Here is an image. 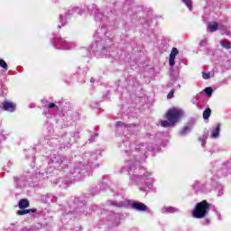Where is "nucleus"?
Here are the masks:
<instances>
[{
    "label": "nucleus",
    "mask_w": 231,
    "mask_h": 231,
    "mask_svg": "<svg viewBox=\"0 0 231 231\" xmlns=\"http://www.w3.org/2000/svg\"><path fill=\"white\" fill-rule=\"evenodd\" d=\"M129 163V167L125 168L123 167L120 171V172H125V171H127L129 176H130V180L131 181H134V183H143V181H145V180H147V178H149V173H144L142 175V172H140V171H142V168H137V165H140V162L138 161H134V162L132 161H128Z\"/></svg>",
    "instance_id": "f257e3e1"
},
{
    "label": "nucleus",
    "mask_w": 231,
    "mask_h": 231,
    "mask_svg": "<svg viewBox=\"0 0 231 231\" xmlns=\"http://www.w3.org/2000/svg\"><path fill=\"white\" fill-rule=\"evenodd\" d=\"M107 42H111L109 39L107 40H98L92 45V50L97 57V59H104V57H107V50H109L110 46L107 45Z\"/></svg>",
    "instance_id": "f03ea898"
},
{
    "label": "nucleus",
    "mask_w": 231,
    "mask_h": 231,
    "mask_svg": "<svg viewBox=\"0 0 231 231\" xmlns=\"http://www.w3.org/2000/svg\"><path fill=\"white\" fill-rule=\"evenodd\" d=\"M210 210V204L207 200H202L196 204L195 208L192 211V216L196 219H203L206 216H208Z\"/></svg>",
    "instance_id": "7ed1b4c3"
},
{
    "label": "nucleus",
    "mask_w": 231,
    "mask_h": 231,
    "mask_svg": "<svg viewBox=\"0 0 231 231\" xmlns=\"http://www.w3.org/2000/svg\"><path fill=\"white\" fill-rule=\"evenodd\" d=\"M183 116V111L178 108H171L166 114V118L171 124L176 125L181 117Z\"/></svg>",
    "instance_id": "20e7f679"
},
{
    "label": "nucleus",
    "mask_w": 231,
    "mask_h": 231,
    "mask_svg": "<svg viewBox=\"0 0 231 231\" xmlns=\"http://www.w3.org/2000/svg\"><path fill=\"white\" fill-rule=\"evenodd\" d=\"M87 171L88 166L84 165L82 162H79L70 170V174H72V177L76 178V180H80L82 174H86Z\"/></svg>",
    "instance_id": "39448f33"
},
{
    "label": "nucleus",
    "mask_w": 231,
    "mask_h": 231,
    "mask_svg": "<svg viewBox=\"0 0 231 231\" xmlns=\"http://www.w3.org/2000/svg\"><path fill=\"white\" fill-rule=\"evenodd\" d=\"M116 127H124V129H126L129 133H138V130H136V124H125L122 121H117L116 123Z\"/></svg>",
    "instance_id": "423d86ee"
},
{
    "label": "nucleus",
    "mask_w": 231,
    "mask_h": 231,
    "mask_svg": "<svg viewBox=\"0 0 231 231\" xmlns=\"http://www.w3.org/2000/svg\"><path fill=\"white\" fill-rule=\"evenodd\" d=\"M194 124H196V121L194 119L189 120L188 124L180 131L179 134L180 136H187V134H189V133L192 131Z\"/></svg>",
    "instance_id": "0eeeda50"
},
{
    "label": "nucleus",
    "mask_w": 231,
    "mask_h": 231,
    "mask_svg": "<svg viewBox=\"0 0 231 231\" xmlns=\"http://www.w3.org/2000/svg\"><path fill=\"white\" fill-rule=\"evenodd\" d=\"M132 208L134 210H137L138 212H145V210L149 209V207H147L145 204L138 201H134L131 204Z\"/></svg>",
    "instance_id": "6e6552de"
},
{
    "label": "nucleus",
    "mask_w": 231,
    "mask_h": 231,
    "mask_svg": "<svg viewBox=\"0 0 231 231\" xmlns=\"http://www.w3.org/2000/svg\"><path fill=\"white\" fill-rule=\"evenodd\" d=\"M72 201L73 205L71 207L73 210H79V208H84L86 207V202L79 198H74Z\"/></svg>",
    "instance_id": "1a4fd4ad"
},
{
    "label": "nucleus",
    "mask_w": 231,
    "mask_h": 231,
    "mask_svg": "<svg viewBox=\"0 0 231 231\" xmlns=\"http://www.w3.org/2000/svg\"><path fill=\"white\" fill-rule=\"evenodd\" d=\"M180 53V51L176 47H173L170 54L169 64L171 68L176 64V55Z\"/></svg>",
    "instance_id": "9d476101"
},
{
    "label": "nucleus",
    "mask_w": 231,
    "mask_h": 231,
    "mask_svg": "<svg viewBox=\"0 0 231 231\" xmlns=\"http://www.w3.org/2000/svg\"><path fill=\"white\" fill-rule=\"evenodd\" d=\"M106 205L108 207H116V208H124L125 207H127V203L125 201H116V200H107Z\"/></svg>",
    "instance_id": "9b49d317"
},
{
    "label": "nucleus",
    "mask_w": 231,
    "mask_h": 231,
    "mask_svg": "<svg viewBox=\"0 0 231 231\" xmlns=\"http://www.w3.org/2000/svg\"><path fill=\"white\" fill-rule=\"evenodd\" d=\"M14 182L16 185V189H23L26 183V177L20 175L18 177H14Z\"/></svg>",
    "instance_id": "f8f14e48"
},
{
    "label": "nucleus",
    "mask_w": 231,
    "mask_h": 231,
    "mask_svg": "<svg viewBox=\"0 0 231 231\" xmlns=\"http://www.w3.org/2000/svg\"><path fill=\"white\" fill-rule=\"evenodd\" d=\"M69 184V178H60L56 181V185H58L60 189H68Z\"/></svg>",
    "instance_id": "ddd939ff"
},
{
    "label": "nucleus",
    "mask_w": 231,
    "mask_h": 231,
    "mask_svg": "<svg viewBox=\"0 0 231 231\" xmlns=\"http://www.w3.org/2000/svg\"><path fill=\"white\" fill-rule=\"evenodd\" d=\"M3 109L4 111H9L10 113H14V111H15V105H14V103L12 102L4 101Z\"/></svg>",
    "instance_id": "4468645a"
},
{
    "label": "nucleus",
    "mask_w": 231,
    "mask_h": 231,
    "mask_svg": "<svg viewBox=\"0 0 231 231\" xmlns=\"http://www.w3.org/2000/svg\"><path fill=\"white\" fill-rule=\"evenodd\" d=\"M18 207L21 210H24V208H28V207H30V201L26 199H22L18 202Z\"/></svg>",
    "instance_id": "2eb2a0df"
},
{
    "label": "nucleus",
    "mask_w": 231,
    "mask_h": 231,
    "mask_svg": "<svg viewBox=\"0 0 231 231\" xmlns=\"http://www.w3.org/2000/svg\"><path fill=\"white\" fill-rule=\"evenodd\" d=\"M208 28L210 33H214V32H217L219 25L217 24V22H211L208 23Z\"/></svg>",
    "instance_id": "dca6fc26"
},
{
    "label": "nucleus",
    "mask_w": 231,
    "mask_h": 231,
    "mask_svg": "<svg viewBox=\"0 0 231 231\" xmlns=\"http://www.w3.org/2000/svg\"><path fill=\"white\" fill-rule=\"evenodd\" d=\"M32 212V214H35L37 212V208H31V209H21L16 212L17 216H26V214H30Z\"/></svg>",
    "instance_id": "f3484780"
},
{
    "label": "nucleus",
    "mask_w": 231,
    "mask_h": 231,
    "mask_svg": "<svg viewBox=\"0 0 231 231\" xmlns=\"http://www.w3.org/2000/svg\"><path fill=\"white\" fill-rule=\"evenodd\" d=\"M219 133H221V125H217L211 132V138H219Z\"/></svg>",
    "instance_id": "a211bd4d"
},
{
    "label": "nucleus",
    "mask_w": 231,
    "mask_h": 231,
    "mask_svg": "<svg viewBox=\"0 0 231 231\" xmlns=\"http://www.w3.org/2000/svg\"><path fill=\"white\" fill-rule=\"evenodd\" d=\"M179 209L172 207L163 208L162 209V214H174V212H178Z\"/></svg>",
    "instance_id": "6ab92c4d"
},
{
    "label": "nucleus",
    "mask_w": 231,
    "mask_h": 231,
    "mask_svg": "<svg viewBox=\"0 0 231 231\" xmlns=\"http://www.w3.org/2000/svg\"><path fill=\"white\" fill-rule=\"evenodd\" d=\"M178 80V74L171 73V80L167 84V88H172L174 86V82Z\"/></svg>",
    "instance_id": "aec40b11"
},
{
    "label": "nucleus",
    "mask_w": 231,
    "mask_h": 231,
    "mask_svg": "<svg viewBox=\"0 0 231 231\" xmlns=\"http://www.w3.org/2000/svg\"><path fill=\"white\" fill-rule=\"evenodd\" d=\"M46 196V203H55L57 201V197L53 196V194L49 193Z\"/></svg>",
    "instance_id": "412c9836"
},
{
    "label": "nucleus",
    "mask_w": 231,
    "mask_h": 231,
    "mask_svg": "<svg viewBox=\"0 0 231 231\" xmlns=\"http://www.w3.org/2000/svg\"><path fill=\"white\" fill-rule=\"evenodd\" d=\"M211 115H212V109H210V107H208L207 109H205L203 112L204 120H208Z\"/></svg>",
    "instance_id": "4be33fe9"
},
{
    "label": "nucleus",
    "mask_w": 231,
    "mask_h": 231,
    "mask_svg": "<svg viewBox=\"0 0 231 231\" xmlns=\"http://www.w3.org/2000/svg\"><path fill=\"white\" fill-rule=\"evenodd\" d=\"M140 190L143 192H149L152 189V183L151 182H146L145 187H140Z\"/></svg>",
    "instance_id": "5701e85b"
},
{
    "label": "nucleus",
    "mask_w": 231,
    "mask_h": 231,
    "mask_svg": "<svg viewBox=\"0 0 231 231\" xmlns=\"http://www.w3.org/2000/svg\"><path fill=\"white\" fill-rule=\"evenodd\" d=\"M58 46H61L60 50H68V47L66 46V40L60 38L58 40Z\"/></svg>",
    "instance_id": "b1692460"
},
{
    "label": "nucleus",
    "mask_w": 231,
    "mask_h": 231,
    "mask_svg": "<svg viewBox=\"0 0 231 231\" xmlns=\"http://www.w3.org/2000/svg\"><path fill=\"white\" fill-rule=\"evenodd\" d=\"M161 125L162 127H171V125L174 127L175 125L173 123H171V121L168 120V121H162Z\"/></svg>",
    "instance_id": "393cba45"
},
{
    "label": "nucleus",
    "mask_w": 231,
    "mask_h": 231,
    "mask_svg": "<svg viewBox=\"0 0 231 231\" xmlns=\"http://www.w3.org/2000/svg\"><path fill=\"white\" fill-rule=\"evenodd\" d=\"M220 45H221L223 48H226V50H230V49H231V43L228 42L221 41V42H220Z\"/></svg>",
    "instance_id": "a878e982"
},
{
    "label": "nucleus",
    "mask_w": 231,
    "mask_h": 231,
    "mask_svg": "<svg viewBox=\"0 0 231 231\" xmlns=\"http://www.w3.org/2000/svg\"><path fill=\"white\" fill-rule=\"evenodd\" d=\"M204 92L208 97H212V93H214V89H212V88L210 87H208L204 89Z\"/></svg>",
    "instance_id": "bb28decb"
},
{
    "label": "nucleus",
    "mask_w": 231,
    "mask_h": 231,
    "mask_svg": "<svg viewBox=\"0 0 231 231\" xmlns=\"http://www.w3.org/2000/svg\"><path fill=\"white\" fill-rule=\"evenodd\" d=\"M0 68H3L5 71L8 70V64L4 60L0 59Z\"/></svg>",
    "instance_id": "cd10ccee"
},
{
    "label": "nucleus",
    "mask_w": 231,
    "mask_h": 231,
    "mask_svg": "<svg viewBox=\"0 0 231 231\" xmlns=\"http://www.w3.org/2000/svg\"><path fill=\"white\" fill-rule=\"evenodd\" d=\"M182 3H185L189 10H192V0H182Z\"/></svg>",
    "instance_id": "c85d7f7f"
},
{
    "label": "nucleus",
    "mask_w": 231,
    "mask_h": 231,
    "mask_svg": "<svg viewBox=\"0 0 231 231\" xmlns=\"http://www.w3.org/2000/svg\"><path fill=\"white\" fill-rule=\"evenodd\" d=\"M201 97V93L200 94H198L192 100V104H194L195 106H199V104H198V98H199Z\"/></svg>",
    "instance_id": "c756f323"
},
{
    "label": "nucleus",
    "mask_w": 231,
    "mask_h": 231,
    "mask_svg": "<svg viewBox=\"0 0 231 231\" xmlns=\"http://www.w3.org/2000/svg\"><path fill=\"white\" fill-rule=\"evenodd\" d=\"M95 138H98V133H95L93 135H91L88 139L89 143H93L95 142Z\"/></svg>",
    "instance_id": "7c9ffc66"
},
{
    "label": "nucleus",
    "mask_w": 231,
    "mask_h": 231,
    "mask_svg": "<svg viewBox=\"0 0 231 231\" xmlns=\"http://www.w3.org/2000/svg\"><path fill=\"white\" fill-rule=\"evenodd\" d=\"M60 23H61V25H59L58 28H61L67 23L66 20H64V16L62 14L60 15Z\"/></svg>",
    "instance_id": "2f4dec72"
},
{
    "label": "nucleus",
    "mask_w": 231,
    "mask_h": 231,
    "mask_svg": "<svg viewBox=\"0 0 231 231\" xmlns=\"http://www.w3.org/2000/svg\"><path fill=\"white\" fill-rule=\"evenodd\" d=\"M174 91H176V89L172 88L167 95V98L168 100H171V98H174Z\"/></svg>",
    "instance_id": "473e14b6"
},
{
    "label": "nucleus",
    "mask_w": 231,
    "mask_h": 231,
    "mask_svg": "<svg viewBox=\"0 0 231 231\" xmlns=\"http://www.w3.org/2000/svg\"><path fill=\"white\" fill-rule=\"evenodd\" d=\"M202 77L205 80H208L210 79V72H202Z\"/></svg>",
    "instance_id": "72a5a7b5"
},
{
    "label": "nucleus",
    "mask_w": 231,
    "mask_h": 231,
    "mask_svg": "<svg viewBox=\"0 0 231 231\" xmlns=\"http://www.w3.org/2000/svg\"><path fill=\"white\" fill-rule=\"evenodd\" d=\"M45 107H48L49 109H53V108H58L57 105H55L54 103H50L49 105H45Z\"/></svg>",
    "instance_id": "f704fd0d"
},
{
    "label": "nucleus",
    "mask_w": 231,
    "mask_h": 231,
    "mask_svg": "<svg viewBox=\"0 0 231 231\" xmlns=\"http://www.w3.org/2000/svg\"><path fill=\"white\" fill-rule=\"evenodd\" d=\"M142 147H144L143 143L140 144V146L135 147V151H139V152H143V148Z\"/></svg>",
    "instance_id": "c9c22d12"
},
{
    "label": "nucleus",
    "mask_w": 231,
    "mask_h": 231,
    "mask_svg": "<svg viewBox=\"0 0 231 231\" xmlns=\"http://www.w3.org/2000/svg\"><path fill=\"white\" fill-rule=\"evenodd\" d=\"M22 231H35V226H32L30 228H27V227L23 228Z\"/></svg>",
    "instance_id": "e433bc0d"
},
{
    "label": "nucleus",
    "mask_w": 231,
    "mask_h": 231,
    "mask_svg": "<svg viewBox=\"0 0 231 231\" xmlns=\"http://www.w3.org/2000/svg\"><path fill=\"white\" fill-rule=\"evenodd\" d=\"M55 162V163H59V165H62V163H64V160H62V158H60L59 161H52Z\"/></svg>",
    "instance_id": "4c0bfd02"
},
{
    "label": "nucleus",
    "mask_w": 231,
    "mask_h": 231,
    "mask_svg": "<svg viewBox=\"0 0 231 231\" xmlns=\"http://www.w3.org/2000/svg\"><path fill=\"white\" fill-rule=\"evenodd\" d=\"M205 44H207V40H203L199 43V46H205Z\"/></svg>",
    "instance_id": "58836bf2"
},
{
    "label": "nucleus",
    "mask_w": 231,
    "mask_h": 231,
    "mask_svg": "<svg viewBox=\"0 0 231 231\" xmlns=\"http://www.w3.org/2000/svg\"><path fill=\"white\" fill-rule=\"evenodd\" d=\"M11 226H14L11 230H17V222L15 224H11Z\"/></svg>",
    "instance_id": "ea45409f"
},
{
    "label": "nucleus",
    "mask_w": 231,
    "mask_h": 231,
    "mask_svg": "<svg viewBox=\"0 0 231 231\" xmlns=\"http://www.w3.org/2000/svg\"><path fill=\"white\" fill-rule=\"evenodd\" d=\"M41 201H42L43 203H47L46 202V195H43L41 197Z\"/></svg>",
    "instance_id": "a19ab883"
},
{
    "label": "nucleus",
    "mask_w": 231,
    "mask_h": 231,
    "mask_svg": "<svg viewBox=\"0 0 231 231\" xmlns=\"http://www.w3.org/2000/svg\"><path fill=\"white\" fill-rule=\"evenodd\" d=\"M199 140L202 141V145H205V143H207V140L205 138H199Z\"/></svg>",
    "instance_id": "79ce46f5"
},
{
    "label": "nucleus",
    "mask_w": 231,
    "mask_h": 231,
    "mask_svg": "<svg viewBox=\"0 0 231 231\" xmlns=\"http://www.w3.org/2000/svg\"><path fill=\"white\" fill-rule=\"evenodd\" d=\"M205 223H206V225H209V224H210V219L206 218V219H205Z\"/></svg>",
    "instance_id": "37998d69"
},
{
    "label": "nucleus",
    "mask_w": 231,
    "mask_h": 231,
    "mask_svg": "<svg viewBox=\"0 0 231 231\" xmlns=\"http://www.w3.org/2000/svg\"><path fill=\"white\" fill-rule=\"evenodd\" d=\"M225 34L227 35V36H229V35H231V32H230V31H226V32H225Z\"/></svg>",
    "instance_id": "c03bdc74"
},
{
    "label": "nucleus",
    "mask_w": 231,
    "mask_h": 231,
    "mask_svg": "<svg viewBox=\"0 0 231 231\" xmlns=\"http://www.w3.org/2000/svg\"><path fill=\"white\" fill-rule=\"evenodd\" d=\"M69 15H71V13H70V12H67V13L65 14V17H68Z\"/></svg>",
    "instance_id": "a18cd8bd"
},
{
    "label": "nucleus",
    "mask_w": 231,
    "mask_h": 231,
    "mask_svg": "<svg viewBox=\"0 0 231 231\" xmlns=\"http://www.w3.org/2000/svg\"><path fill=\"white\" fill-rule=\"evenodd\" d=\"M90 82L91 84H95V78H91Z\"/></svg>",
    "instance_id": "49530a36"
},
{
    "label": "nucleus",
    "mask_w": 231,
    "mask_h": 231,
    "mask_svg": "<svg viewBox=\"0 0 231 231\" xmlns=\"http://www.w3.org/2000/svg\"><path fill=\"white\" fill-rule=\"evenodd\" d=\"M217 217H218L219 221H221V214H218Z\"/></svg>",
    "instance_id": "de8ad7c7"
},
{
    "label": "nucleus",
    "mask_w": 231,
    "mask_h": 231,
    "mask_svg": "<svg viewBox=\"0 0 231 231\" xmlns=\"http://www.w3.org/2000/svg\"><path fill=\"white\" fill-rule=\"evenodd\" d=\"M125 145H131V143H129V142H127V141L125 142Z\"/></svg>",
    "instance_id": "09e8293b"
},
{
    "label": "nucleus",
    "mask_w": 231,
    "mask_h": 231,
    "mask_svg": "<svg viewBox=\"0 0 231 231\" xmlns=\"http://www.w3.org/2000/svg\"><path fill=\"white\" fill-rule=\"evenodd\" d=\"M217 196H223V192H218Z\"/></svg>",
    "instance_id": "8fccbe9b"
},
{
    "label": "nucleus",
    "mask_w": 231,
    "mask_h": 231,
    "mask_svg": "<svg viewBox=\"0 0 231 231\" xmlns=\"http://www.w3.org/2000/svg\"><path fill=\"white\" fill-rule=\"evenodd\" d=\"M196 187H198V184L193 185V189H196Z\"/></svg>",
    "instance_id": "3c124183"
},
{
    "label": "nucleus",
    "mask_w": 231,
    "mask_h": 231,
    "mask_svg": "<svg viewBox=\"0 0 231 231\" xmlns=\"http://www.w3.org/2000/svg\"><path fill=\"white\" fill-rule=\"evenodd\" d=\"M178 88H181V85L178 84Z\"/></svg>",
    "instance_id": "603ef678"
},
{
    "label": "nucleus",
    "mask_w": 231,
    "mask_h": 231,
    "mask_svg": "<svg viewBox=\"0 0 231 231\" xmlns=\"http://www.w3.org/2000/svg\"><path fill=\"white\" fill-rule=\"evenodd\" d=\"M55 48H57V45H54Z\"/></svg>",
    "instance_id": "864d4df0"
}]
</instances>
